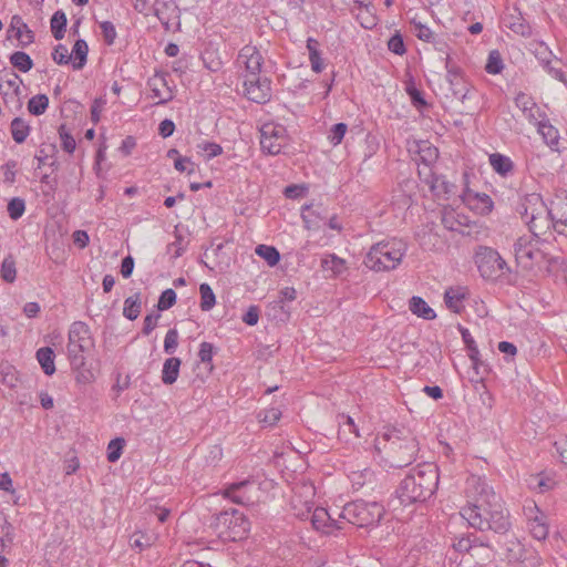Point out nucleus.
<instances>
[{
	"label": "nucleus",
	"mask_w": 567,
	"mask_h": 567,
	"mask_svg": "<svg viewBox=\"0 0 567 567\" xmlns=\"http://www.w3.org/2000/svg\"><path fill=\"white\" fill-rule=\"evenodd\" d=\"M507 559L509 561H522L525 559V548L520 542L513 539L507 543Z\"/></svg>",
	"instance_id": "nucleus-45"
},
{
	"label": "nucleus",
	"mask_w": 567,
	"mask_h": 567,
	"mask_svg": "<svg viewBox=\"0 0 567 567\" xmlns=\"http://www.w3.org/2000/svg\"><path fill=\"white\" fill-rule=\"evenodd\" d=\"M388 48L391 52L402 55L406 52L403 38L400 33H395L388 41Z\"/></svg>",
	"instance_id": "nucleus-57"
},
{
	"label": "nucleus",
	"mask_w": 567,
	"mask_h": 567,
	"mask_svg": "<svg viewBox=\"0 0 567 567\" xmlns=\"http://www.w3.org/2000/svg\"><path fill=\"white\" fill-rule=\"evenodd\" d=\"M237 63L245 66V76L260 75L264 58L256 47L248 44L239 51Z\"/></svg>",
	"instance_id": "nucleus-15"
},
{
	"label": "nucleus",
	"mask_w": 567,
	"mask_h": 567,
	"mask_svg": "<svg viewBox=\"0 0 567 567\" xmlns=\"http://www.w3.org/2000/svg\"><path fill=\"white\" fill-rule=\"evenodd\" d=\"M174 167L176 171L184 173L187 172L188 174L194 173V163L190 161L189 157H183L178 156L175 158Z\"/></svg>",
	"instance_id": "nucleus-60"
},
{
	"label": "nucleus",
	"mask_w": 567,
	"mask_h": 567,
	"mask_svg": "<svg viewBox=\"0 0 567 567\" xmlns=\"http://www.w3.org/2000/svg\"><path fill=\"white\" fill-rule=\"evenodd\" d=\"M256 254L265 259L269 266H276L280 260V254L277 248L267 245H258Z\"/></svg>",
	"instance_id": "nucleus-39"
},
{
	"label": "nucleus",
	"mask_w": 567,
	"mask_h": 567,
	"mask_svg": "<svg viewBox=\"0 0 567 567\" xmlns=\"http://www.w3.org/2000/svg\"><path fill=\"white\" fill-rule=\"evenodd\" d=\"M142 309L141 292L127 297L124 300L123 316L128 320H135L138 318Z\"/></svg>",
	"instance_id": "nucleus-30"
},
{
	"label": "nucleus",
	"mask_w": 567,
	"mask_h": 567,
	"mask_svg": "<svg viewBox=\"0 0 567 567\" xmlns=\"http://www.w3.org/2000/svg\"><path fill=\"white\" fill-rule=\"evenodd\" d=\"M182 361L179 358L171 357L164 361L162 370V382L171 385L176 382L179 375Z\"/></svg>",
	"instance_id": "nucleus-23"
},
{
	"label": "nucleus",
	"mask_w": 567,
	"mask_h": 567,
	"mask_svg": "<svg viewBox=\"0 0 567 567\" xmlns=\"http://www.w3.org/2000/svg\"><path fill=\"white\" fill-rule=\"evenodd\" d=\"M540 240L537 237H519L514 244L515 258L517 264L523 269L533 268V255L535 246L540 245Z\"/></svg>",
	"instance_id": "nucleus-16"
},
{
	"label": "nucleus",
	"mask_w": 567,
	"mask_h": 567,
	"mask_svg": "<svg viewBox=\"0 0 567 567\" xmlns=\"http://www.w3.org/2000/svg\"><path fill=\"white\" fill-rule=\"evenodd\" d=\"M178 331L177 329L173 328L169 329L166 332L165 339H164V351L167 354H173L176 351V348L178 346Z\"/></svg>",
	"instance_id": "nucleus-53"
},
{
	"label": "nucleus",
	"mask_w": 567,
	"mask_h": 567,
	"mask_svg": "<svg viewBox=\"0 0 567 567\" xmlns=\"http://www.w3.org/2000/svg\"><path fill=\"white\" fill-rule=\"evenodd\" d=\"M287 130L277 123H265L260 128V147L268 155H278L287 145Z\"/></svg>",
	"instance_id": "nucleus-10"
},
{
	"label": "nucleus",
	"mask_w": 567,
	"mask_h": 567,
	"mask_svg": "<svg viewBox=\"0 0 567 567\" xmlns=\"http://www.w3.org/2000/svg\"><path fill=\"white\" fill-rule=\"evenodd\" d=\"M89 47L85 40L79 39L75 41L72 53V66L74 70H82L86 64Z\"/></svg>",
	"instance_id": "nucleus-28"
},
{
	"label": "nucleus",
	"mask_w": 567,
	"mask_h": 567,
	"mask_svg": "<svg viewBox=\"0 0 567 567\" xmlns=\"http://www.w3.org/2000/svg\"><path fill=\"white\" fill-rule=\"evenodd\" d=\"M447 82L450 84V89L453 95L457 97L460 101L464 102L468 97L471 89L464 76L451 78L447 79Z\"/></svg>",
	"instance_id": "nucleus-34"
},
{
	"label": "nucleus",
	"mask_w": 567,
	"mask_h": 567,
	"mask_svg": "<svg viewBox=\"0 0 567 567\" xmlns=\"http://www.w3.org/2000/svg\"><path fill=\"white\" fill-rule=\"evenodd\" d=\"M59 136L61 140V146L63 151H65L69 154H72L76 147V142L72 134L69 132L65 124H61L59 126Z\"/></svg>",
	"instance_id": "nucleus-44"
},
{
	"label": "nucleus",
	"mask_w": 567,
	"mask_h": 567,
	"mask_svg": "<svg viewBox=\"0 0 567 567\" xmlns=\"http://www.w3.org/2000/svg\"><path fill=\"white\" fill-rule=\"evenodd\" d=\"M301 218L307 229L319 228V223L324 219L320 212L313 209L312 205L302 206Z\"/></svg>",
	"instance_id": "nucleus-33"
},
{
	"label": "nucleus",
	"mask_w": 567,
	"mask_h": 567,
	"mask_svg": "<svg viewBox=\"0 0 567 567\" xmlns=\"http://www.w3.org/2000/svg\"><path fill=\"white\" fill-rule=\"evenodd\" d=\"M161 318L159 313H150L144 318L142 332L145 336H148L157 326L158 319Z\"/></svg>",
	"instance_id": "nucleus-61"
},
{
	"label": "nucleus",
	"mask_w": 567,
	"mask_h": 567,
	"mask_svg": "<svg viewBox=\"0 0 567 567\" xmlns=\"http://www.w3.org/2000/svg\"><path fill=\"white\" fill-rule=\"evenodd\" d=\"M280 417L281 411L277 408L265 409L257 414L258 421L266 426L275 425L280 420Z\"/></svg>",
	"instance_id": "nucleus-42"
},
{
	"label": "nucleus",
	"mask_w": 567,
	"mask_h": 567,
	"mask_svg": "<svg viewBox=\"0 0 567 567\" xmlns=\"http://www.w3.org/2000/svg\"><path fill=\"white\" fill-rule=\"evenodd\" d=\"M259 320V308L257 306H250L246 313L243 316V321L248 326L257 324Z\"/></svg>",
	"instance_id": "nucleus-64"
},
{
	"label": "nucleus",
	"mask_w": 567,
	"mask_h": 567,
	"mask_svg": "<svg viewBox=\"0 0 567 567\" xmlns=\"http://www.w3.org/2000/svg\"><path fill=\"white\" fill-rule=\"evenodd\" d=\"M25 210V203L20 197H14L8 203V214L11 219H19Z\"/></svg>",
	"instance_id": "nucleus-51"
},
{
	"label": "nucleus",
	"mask_w": 567,
	"mask_h": 567,
	"mask_svg": "<svg viewBox=\"0 0 567 567\" xmlns=\"http://www.w3.org/2000/svg\"><path fill=\"white\" fill-rule=\"evenodd\" d=\"M549 220L558 234L567 237V197L557 195L549 205Z\"/></svg>",
	"instance_id": "nucleus-14"
},
{
	"label": "nucleus",
	"mask_w": 567,
	"mask_h": 567,
	"mask_svg": "<svg viewBox=\"0 0 567 567\" xmlns=\"http://www.w3.org/2000/svg\"><path fill=\"white\" fill-rule=\"evenodd\" d=\"M453 547L456 551L460 553H467L474 548H476V538L475 534H468L466 536H463L458 538L454 544Z\"/></svg>",
	"instance_id": "nucleus-49"
},
{
	"label": "nucleus",
	"mask_w": 567,
	"mask_h": 567,
	"mask_svg": "<svg viewBox=\"0 0 567 567\" xmlns=\"http://www.w3.org/2000/svg\"><path fill=\"white\" fill-rule=\"evenodd\" d=\"M216 522L218 526L227 528L226 537L234 542L245 538L250 529L247 517L235 508L218 513Z\"/></svg>",
	"instance_id": "nucleus-9"
},
{
	"label": "nucleus",
	"mask_w": 567,
	"mask_h": 567,
	"mask_svg": "<svg viewBox=\"0 0 567 567\" xmlns=\"http://www.w3.org/2000/svg\"><path fill=\"white\" fill-rule=\"evenodd\" d=\"M213 355H214V346L210 342H202L199 346L198 357L200 362L205 364V368L208 372L213 370Z\"/></svg>",
	"instance_id": "nucleus-46"
},
{
	"label": "nucleus",
	"mask_w": 567,
	"mask_h": 567,
	"mask_svg": "<svg viewBox=\"0 0 567 567\" xmlns=\"http://www.w3.org/2000/svg\"><path fill=\"white\" fill-rule=\"evenodd\" d=\"M535 124L538 126V133L542 134L546 144L556 148L559 142L558 131L548 122L547 117H540Z\"/></svg>",
	"instance_id": "nucleus-26"
},
{
	"label": "nucleus",
	"mask_w": 567,
	"mask_h": 567,
	"mask_svg": "<svg viewBox=\"0 0 567 567\" xmlns=\"http://www.w3.org/2000/svg\"><path fill=\"white\" fill-rule=\"evenodd\" d=\"M554 447L565 465H567V436L560 437L554 442Z\"/></svg>",
	"instance_id": "nucleus-63"
},
{
	"label": "nucleus",
	"mask_w": 567,
	"mask_h": 567,
	"mask_svg": "<svg viewBox=\"0 0 567 567\" xmlns=\"http://www.w3.org/2000/svg\"><path fill=\"white\" fill-rule=\"evenodd\" d=\"M408 245L401 239L380 241L373 245L364 258V265L374 271L395 269L406 254Z\"/></svg>",
	"instance_id": "nucleus-4"
},
{
	"label": "nucleus",
	"mask_w": 567,
	"mask_h": 567,
	"mask_svg": "<svg viewBox=\"0 0 567 567\" xmlns=\"http://www.w3.org/2000/svg\"><path fill=\"white\" fill-rule=\"evenodd\" d=\"M258 488L250 480H244L241 482L233 483L227 486L224 491V496L230 499L233 503L249 506L255 504V493Z\"/></svg>",
	"instance_id": "nucleus-12"
},
{
	"label": "nucleus",
	"mask_w": 567,
	"mask_h": 567,
	"mask_svg": "<svg viewBox=\"0 0 567 567\" xmlns=\"http://www.w3.org/2000/svg\"><path fill=\"white\" fill-rule=\"evenodd\" d=\"M475 264L484 279H496L507 268L506 261L493 248L481 246L475 254Z\"/></svg>",
	"instance_id": "nucleus-8"
},
{
	"label": "nucleus",
	"mask_w": 567,
	"mask_h": 567,
	"mask_svg": "<svg viewBox=\"0 0 567 567\" xmlns=\"http://www.w3.org/2000/svg\"><path fill=\"white\" fill-rule=\"evenodd\" d=\"M49 106V97L45 94L32 96L28 102V111L32 115H42Z\"/></svg>",
	"instance_id": "nucleus-37"
},
{
	"label": "nucleus",
	"mask_w": 567,
	"mask_h": 567,
	"mask_svg": "<svg viewBox=\"0 0 567 567\" xmlns=\"http://www.w3.org/2000/svg\"><path fill=\"white\" fill-rule=\"evenodd\" d=\"M492 168L502 177H507L514 173V162L506 155L493 153L488 156Z\"/></svg>",
	"instance_id": "nucleus-22"
},
{
	"label": "nucleus",
	"mask_w": 567,
	"mask_h": 567,
	"mask_svg": "<svg viewBox=\"0 0 567 567\" xmlns=\"http://www.w3.org/2000/svg\"><path fill=\"white\" fill-rule=\"evenodd\" d=\"M16 161H8L3 166V181L8 184H13L16 181Z\"/></svg>",
	"instance_id": "nucleus-62"
},
{
	"label": "nucleus",
	"mask_w": 567,
	"mask_h": 567,
	"mask_svg": "<svg viewBox=\"0 0 567 567\" xmlns=\"http://www.w3.org/2000/svg\"><path fill=\"white\" fill-rule=\"evenodd\" d=\"M100 28L103 34L104 42L107 45H112L116 39V30L111 21H103L100 23Z\"/></svg>",
	"instance_id": "nucleus-56"
},
{
	"label": "nucleus",
	"mask_w": 567,
	"mask_h": 567,
	"mask_svg": "<svg viewBox=\"0 0 567 567\" xmlns=\"http://www.w3.org/2000/svg\"><path fill=\"white\" fill-rule=\"evenodd\" d=\"M93 347L90 328L82 321H75L69 329L68 353L72 365H83V353Z\"/></svg>",
	"instance_id": "nucleus-7"
},
{
	"label": "nucleus",
	"mask_w": 567,
	"mask_h": 567,
	"mask_svg": "<svg viewBox=\"0 0 567 567\" xmlns=\"http://www.w3.org/2000/svg\"><path fill=\"white\" fill-rule=\"evenodd\" d=\"M411 24L414 27V34L417 39L425 42L434 41V33L427 25L416 21L415 19L411 20Z\"/></svg>",
	"instance_id": "nucleus-48"
},
{
	"label": "nucleus",
	"mask_w": 567,
	"mask_h": 567,
	"mask_svg": "<svg viewBox=\"0 0 567 567\" xmlns=\"http://www.w3.org/2000/svg\"><path fill=\"white\" fill-rule=\"evenodd\" d=\"M199 292H200V309L203 311H209L213 309V307L216 303V297L210 288V286L206 282L202 284L199 286Z\"/></svg>",
	"instance_id": "nucleus-38"
},
{
	"label": "nucleus",
	"mask_w": 567,
	"mask_h": 567,
	"mask_svg": "<svg viewBox=\"0 0 567 567\" xmlns=\"http://www.w3.org/2000/svg\"><path fill=\"white\" fill-rule=\"evenodd\" d=\"M523 514L526 518L530 535L537 540H545L549 534L548 516L533 499L525 501Z\"/></svg>",
	"instance_id": "nucleus-11"
},
{
	"label": "nucleus",
	"mask_w": 567,
	"mask_h": 567,
	"mask_svg": "<svg viewBox=\"0 0 567 567\" xmlns=\"http://www.w3.org/2000/svg\"><path fill=\"white\" fill-rule=\"evenodd\" d=\"M312 526L317 530L330 534L333 529H340L338 520L332 518L330 512L323 507H316L310 515Z\"/></svg>",
	"instance_id": "nucleus-19"
},
{
	"label": "nucleus",
	"mask_w": 567,
	"mask_h": 567,
	"mask_svg": "<svg viewBox=\"0 0 567 567\" xmlns=\"http://www.w3.org/2000/svg\"><path fill=\"white\" fill-rule=\"evenodd\" d=\"M321 268L329 272L330 277H338L347 270L346 260L334 254H330L321 260Z\"/></svg>",
	"instance_id": "nucleus-24"
},
{
	"label": "nucleus",
	"mask_w": 567,
	"mask_h": 567,
	"mask_svg": "<svg viewBox=\"0 0 567 567\" xmlns=\"http://www.w3.org/2000/svg\"><path fill=\"white\" fill-rule=\"evenodd\" d=\"M348 126L346 123H337L334 124L328 135V138L332 145H338L342 142L346 133H347Z\"/></svg>",
	"instance_id": "nucleus-52"
},
{
	"label": "nucleus",
	"mask_w": 567,
	"mask_h": 567,
	"mask_svg": "<svg viewBox=\"0 0 567 567\" xmlns=\"http://www.w3.org/2000/svg\"><path fill=\"white\" fill-rule=\"evenodd\" d=\"M410 311L425 320H433L436 317L435 311L426 303V301L419 297L413 296L409 301Z\"/></svg>",
	"instance_id": "nucleus-25"
},
{
	"label": "nucleus",
	"mask_w": 567,
	"mask_h": 567,
	"mask_svg": "<svg viewBox=\"0 0 567 567\" xmlns=\"http://www.w3.org/2000/svg\"><path fill=\"white\" fill-rule=\"evenodd\" d=\"M460 331L462 334L463 342L466 346L468 357L472 361V365L475 370H478V367L482 363V361L480 359V350L476 346V342H475L474 338L472 337L471 332L468 331V329L461 328Z\"/></svg>",
	"instance_id": "nucleus-29"
},
{
	"label": "nucleus",
	"mask_w": 567,
	"mask_h": 567,
	"mask_svg": "<svg viewBox=\"0 0 567 567\" xmlns=\"http://www.w3.org/2000/svg\"><path fill=\"white\" fill-rule=\"evenodd\" d=\"M515 105L523 112L526 120L535 124L540 117H545V113L540 111L532 96L524 92H519L515 97Z\"/></svg>",
	"instance_id": "nucleus-18"
},
{
	"label": "nucleus",
	"mask_w": 567,
	"mask_h": 567,
	"mask_svg": "<svg viewBox=\"0 0 567 567\" xmlns=\"http://www.w3.org/2000/svg\"><path fill=\"white\" fill-rule=\"evenodd\" d=\"M1 278L7 282H13L17 278L16 261L11 255L6 257L1 264Z\"/></svg>",
	"instance_id": "nucleus-40"
},
{
	"label": "nucleus",
	"mask_w": 567,
	"mask_h": 567,
	"mask_svg": "<svg viewBox=\"0 0 567 567\" xmlns=\"http://www.w3.org/2000/svg\"><path fill=\"white\" fill-rule=\"evenodd\" d=\"M245 93L247 97L256 103L262 104L270 100V80L260 75L245 76Z\"/></svg>",
	"instance_id": "nucleus-13"
},
{
	"label": "nucleus",
	"mask_w": 567,
	"mask_h": 567,
	"mask_svg": "<svg viewBox=\"0 0 567 567\" xmlns=\"http://www.w3.org/2000/svg\"><path fill=\"white\" fill-rule=\"evenodd\" d=\"M466 295L465 288L462 287L446 289L444 293L446 307L455 313H461L464 309L463 301Z\"/></svg>",
	"instance_id": "nucleus-21"
},
{
	"label": "nucleus",
	"mask_w": 567,
	"mask_h": 567,
	"mask_svg": "<svg viewBox=\"0 0 567 567\" xmlns=\"http://www.w3.org/2000/svg\"><path fill=\"white\" fill-rule=\"evenodd\" d=\"M419 176L429 185L431 192L435 196H443L447 199L452 194H454L455 185L450 183L445 176L437 175L433 171L423 172V169H419Z\"/></svg>",
	"instance_id": "nucleus-17"
},
{
	"label": "nucleus",
	"mask_w": 567,
	"mask_h": 567,
	"mask_svg": "<svg viewBox=\"0 0 567 567\" xmlns=\"http://www.w3.org/2000/svg\"><path fill=\"white\" fill-rule=\"evenodd\" d=\"M1 79L16 94L20 93V85L22 84V80L16 72H13L12 70L7 71L1 76Z\"/></svg>",
	"instance_id": "nucleus-55"
},
{
	"label": "nucleus",
	"mask_w": 567,
	"mask_h": 567,
	"mask_svg": "<svg viewBox=\"0 0 567 567\" xmlns=\"http://www.w3.org/2000/svg\"><path fill=\"white\" fill-rule=\"evenodd\" d=\"M516 210L535 237L539 236L543 230L550 228L549 206L545 204L539 194L524 195L519 199Z\"/></svg>",
	"instance_id": "nucleus-5"
},
{
	"label": "nucleus",
	"mask_w": 567,
	"mask_h": 567,
	"mask_svg": "<svg viewBox=\"0 0 567 567\" xmlns=\"http://www.w3.org/2000/svg\"><path fill=\"white\" fill-rule=\"evenodd\" d=\"M166 251L172 255L173 259H177L184 254L185 248L183 247V236L181 234H175V241L167 245Z\"/></svg>",
	"instance_id": "nucleus-58"
},
{
	"label": "nucleus",
	"mask_w": 567,
	"mask_h": 567,
	"mask_svg": "<svg viewBox=\"0 0 567 567\" xmlns=\"http://www.w3.org/2000/svg\"><path fill=\"white\" fill-rule=\"evenodd\" d=\"M198 147L206 152V159L209 161L223 153V147L214 142H203Z\"/></svg>",
	"instance_id": "nucleus-59"
},
{
	"label": "nucleus",
	"mask_w": 567,
	"mask_h": 567,
	"mask_svg": "<svg viewBox=\"0 0 567 567\" xmlns=\"http://www.w3.org/2000/svg\"><path fill=\"white\" fill-rule=\"evenodd\" d=\"M124 445L125 440L122 437L112 440L107 445V461L115 463L121 457Z\"/></svg>",
	"instance_id": "nucleus-47"
},
{
	"label": "nucleus",
	"mask_w": 567,
	"mask_h": 567,
	"mask_svg": "<svg viewBox=\"0 0 567 567\" xmlns=\"http://www.w3.org/2000/svg\"><path fill=\"white\" fill-rule=\"evenodd\" d=\"M419 154L423 164V172L432 171L431 165L434 164L439 158V150L435 146L424 142L422 145H420Z\"/></svg>",
	"instance_id": "nucleus-31"
},
{
	"label": "nucleus",
	"mask_w": 567,
	"mask_h": 567,
	"mask_svg": "<svg viewBox=\"0 0 567 567\" xmlns=\"http://www.w3.org/2000/svg\"><path fill=\"white\" fill-rule=\"evenodd\" d=\"M383 515V507L375 503H367L363 501H355L347 504L340 517L347 519L350 524L358 527H369L378 524Z\"/></svg>",
	"instance_id": "nucleus-6"
},
{
	"label": "nucleus",
	"mask_w": 567,
	"mask_h": 567,
	"mask_svg": "<svg viewBox=\"0 0 567 567\" xmlns=\"http://www.w3.org/2000/svg\"><path fill=\"white\" fill-rule=\"evenodd\" d=\"M10 63L21 72H29L33 68V61L23 51H16L10 55Z\"/></svg>",
	"instance_id": "nucleus-36"
},
{
	"label": "nucleus",
	"mask_w": 567,
	"mask_h": 567,
	"mask_svg": "<svg viewBox=\"0 0 567 567\" xmlns=\"http://www.w3.org/2000/svg\"><path fill=\"white\" fill-rule=\"evenodd\" d=\"M466 493L474 502L461 511V516L468 525L480 530H493L506 534L511 528L509 513L498 495L486 481L480 476H471L466 481Z\"/></svg>",
	"instance_id": "nucleus-1"
},
{
	"label": "nucleus",
	"mask_w": 567,
	"mask_h": 567,
	"mask_svg": "<svg viewBox=\"0 0 567 567\" xmlns=\"http://www.w3.org/2000/svg\"><path fill=\"white\" fill-rule=\"evenodd\" d=\"M339 417V435L354 434L355 437H360L359 429L351 416L342 414Z\"/></svg>",
	"instance_id": "nucleus-43"
},
{
	"label": "nucleus",
	"mask_w": 567,
	"mask_h": 567,
	"mask_svg": "<svg viewBox=\"0 0 567 567\" xmlns=\"http://www.w3.org/2000/svg\"><path fill=\"white\" fill-rule=\"evenodd\" d=\"M503 69L504 63L501 53L497 50L491 51L487 58V63L485 65V71L488 74H499Z\"/></svg>",
	"instance_id": "nucleus-41"
},
{
	"label": "nucleus",
	"mask_w": 567,
	"mask_h": 567,
	"mask_svg": "<svg viewBox=\"0 0 567 567\" xmlns=\"http://www.w3.org/2000/svg\"><path fill=\"white\" fill-rule=\"evenodd\" d=\"M439 467L434 463L419 464L402 480L396 495L403 505L425 502L439 487Z\"/></svg>",
	"instance_id": "nucleus-3"
},
{
	"label": "nucleus",
	"mask_w": 567,
	"mask_h": 567,
	"mask_svg": "<svg viewBox=\"0 0 567 567\" xmlns=\"http://www.w3.org/2000/svg\"><path fill=\"white\" fill-rule=\"evenodd\" d=\"M153 97H158L157 105L166 104L174 99V93L171 87L167 86L166 75L164 73H156L152 79L148 80Z\"/></svg>",
	"instance_id": "nucleus-20"
},
{
	"label": "nucleus",
	"mask_w": 567,
	"mask_h": 567,
	"mask_svg": "<svg viewBox=\"0 0 567 567\" xmlns=\"http://www.w3.org/2000/svg\"><path fill=\"white\" fill-rule=\"evenodd\" d=\"M374 449L379 454H383L384 461L391 467L395 468L412 464L420 451L416 436L403 426L384 427L374 441Z\"/></svg>",
	"instance_id": "nucleus-2"
},
{
	"label": "nucleus",
	"mask_w": 567,
	"mask_h": 567,
	"mask_svg": "<svg viewBox=\"0 0 567 567\" xmlns=\"http://www.w3.org/2000/svg\"><path fill=\"white\" fill-rule=\"evenodd\" d=\"M52 59L56 64L63 65L71 62L72 55L64 44H58L52 52Z\"/></svg>",
	"instance_id": "nucleus-54"
},
{
	"label": "nucleus",
	"mask_w": 567,
	"mask_h": 567,
	"mask_svg": "<svg viewBox=\"0 0 567 567\" xmlns=\"http://www.w3.org/2000/svg\"><path fill=\"white\" fill-rule=\"evenodd\" d=\"M10 131L13 141L18 144H21L27 140L30 133V126L23 118L14 117L11 122Z\"/></svg>",
	"instance_id": "nucleus-32"
},
{
	"label": "nucleus",
	"mask_w": 567,
	"mask_h": 567,
	"mask_svg": "<svg viewBox=\"0 0 567 567\" xmlns=\"http://www.w3.org/2000/svg\"><path fill=\"white\" fill-rule=\"evenodd\" d=\"M37 360L39 364L41 365L43 372L47 375H52L55 372V354L52 348L50 347H42L37 350L35 353Z\"/></svg>",
	"instance_id": "nucleus-27"
},
{
	"label": "nucleus",
	"mask_w": 567,
	"mask_h": 567,
	"mask_svg": "<svg viewBox=\"0 0 567 567\" xmlns=\"http://www.w3.org/2000/svg\"><path fill=\"white\" fill-rule=\"evenodd\" d=\"M66 16L62 10L54 12L51 18V31L56 40H61L65 33Z\"/></svg>",
	"instance_id": "nucleus-35"
},
{
	"label": "nucleus",
	"mask_w": 567,
	"mask_h": 567,
	"mask_svg": "<svg viewBox=\"0 0 567 567\" xmlns=\"http://www.w3.org/2000/svg\"><path fill=\"white\" fill-rule=\"evenodd\" d=\"M175 303L176 292L173 289L168 288L161 293L157 302V309L159 311H165L172 308Z\"/></svg>",
	"instance_id": "nucleus-50"
}]
</instances>
